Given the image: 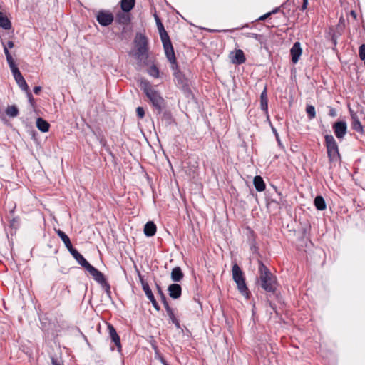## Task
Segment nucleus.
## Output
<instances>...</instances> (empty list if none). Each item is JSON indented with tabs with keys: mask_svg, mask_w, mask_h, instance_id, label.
Returning <instances> with one entry per match:
<instances>
[{
	"mask_svg": "<svg viewBox=\"0 0 365 365\" xmlns=\"http://www.w3.org/2000/svg\"><path fill=\"white\" fill-rule=\"evenodd\" d=\"M140 86L152 105L161 112L165 106V101L160 93L146 80H141Z\"/></svg>",
	"mask_w": 365,
	"mask_h": 365,
	"instance_id": "f257e3e1",
	"label": "nucleus"
},
{
	"mask_svg": "<svg viewBox=\"0 0 365 365\" xmlns=\"http://www.w3.org/2000/svg\"><path fill=\"white\" fill-rule=\"evenodd\" d=\"M259 274L262 288L267 292L274 293L277 289L276 277L261 261H259Z\"/></svg>",
	"mask_w": 365,
	"mask_h": 365,
	"instance_id": "f03ea898",
	"label": "nucleus"
},
{
	"mask_svg": "<svg viewBox=\"0 0 365 365\" xmlns=\"http://www.w3.org/2000/svg\"><path fill=\"white\" fill-rule=\"evenodd\" d=\"M162 42L165 50V53L168 60L170 63L171 69L173 71V75L175 76V78L181 80L182 74L178 69V64L175 56V52L170 38H168V40L163 39Z\"/></svg>",
	"mask_w": 365,
	"mask_h": 365,
	"instance_id": "7ed1b4c3",
	"label": "nucleus"
},
{
	"mask_svg": "<svg viewBox=\"0 0 365 365\" xmlns=\"http://www.w3.org/2000/svg\"><path fill=\"white\" fill-rule=\"evenodd\" d=\"M232 278L237 286L239 292L246 298H249V290L245 283V279L240 267L235 264L232 269Z\"/></svg>",
	"mask_w": 365,
	"mask_h": 365,
	"instance_id": "20e7f679",
	"label": "nucleus"
},
{
	"mask_svg": "<svg viewBox=\"0 0 365 365\" xmlns=\"http://www.w3.org/2000/svg\"><path fill=\"white\" fill-rule=\"evenodd\" d=\"M325 143L328 157L331 162H336L340 158L338 145L331 135H325Z\"/></svg>",
	"mask_w": 365,
	"mask_h": 365,
	"instance_id": "39448f33",
	"label": "nucleus"
},
{
	"mask_svg": "<svg viewBox=\"0 0 365 365\" xmlns=\"http://www.w3.org/2000/svg\"><path fill=\"white\" fill-rule=\"evenodd\" d=\"M134 43L137 48V51L135 53V57L138 60H142L144 58H147L148 41L146 37L142 34H137L134 40Z\"/></svg>",
	"mask_w": 365,
	"mask_h": 365,
	"instance_id": "423d86ee",
	"label": "nucleus"
},
{
	"mask_svg": "<svg viewBox=\"0 0 365 365\" xmlns=\"http://www.w3.org/2000/svg\"><path fill=\"white\" fill-rule=\"evenodd\" d=\"M97 21L103 26H107L113 21V15L108 11H99L96 14Z\"/></svg>",
	"mask_w": 365,
	"mask_h": 365,
	"instance_id": "0eeeda50",
	"label": "nucleus"
},
{
	"mask_svg": "<svg viewBox=\"0 0 365 365\" xmlns=\"http://www.w3.org/2000/svg\"><path fill=\"white\" fill-rule=\"evenodd\" d=\"M333 130L336 137L339 140H342L347 131V124L345 121H337L333 125Z\"/></svg>",
	"mask_w": 365,
	"mask_h": 365,
	"instance_id": "6e6552de",
	"label": "nucleus"
},
{
	"mask_svg": "<svg viewBox=\"0 0 365 365\" xmlns=\"http://www.w3.org/2000/svg\"><path fill=\"white\" fill-rule=\"evenodd\" d=\"M93 277V278L98 283L103 284L106 282V279L102 272L96 269L93 266L90 264L86 269Z\"/></svg>",
	"mask_w": 365,
	"mask_h": 365,
	"instance_id": "1a4fd4ad",
	"label": "nucleus"
},
{
	"mask_svg": "<svg viewBox=\"0 0 365 365\" xmlns=\"http://www.w3.org/2000/svg\"><path fill=\"white\" fill-rule=\"evenodd\" d=\"M14 78L19 86L24 91H28L29 86L19 69L12 72Z\"/></svg>",
	"mask_w": 365,
	"mask_h": 365,
	"instance_id": "9d476101",
	"label": "nucleus"
},
{
	"mask_svg": "<svg viewBox=\"0 0 365 365\" xmlns=\"http://www.w3.org/2000/svg\"><path fill=\"white\" fill-rule=\"evenodd\" d=\"M302 53V50L300 46L299 42H295L290 50V53L292 56V61L294 63L298 62L301 55Z\"/></svg>",
	"mask_w": 365,
	"mask_h": 365,
	"instance_id": "9b49d317",
	"label": "nucleus"
},
{
	"mask_svg": "<svg viewBox=\"0 0 365 365\" xmlns=\"http://www.w3.org/2000/svg\"><path fill=\"white\" fill-rule=\"evenodd\" d=\"M69 252L74 257V259L78 262V264H81L85 269H86L91 264L76 249L73 248Z\"/></svg>",
	"mask_w": 365,
	"mask_h": 365,
	"instance_id": "f8f14e48",
	"label": "nucleus"
},
{
	"mask_svg": "<svg viewBox=\"0 0 365 365\" xmlns=\"http://www.w3.org/2000/svg\"><path fill=\"white\" fill-rule=\"evenodd\" d=\"M230 58L232 63L235 64H242L246 60L244 52L241 49H237L235 53H232Z\"/></svg>",
	"mask_w": 365,
	"mask_h": 365,
	"instance_id": "ddd939ff",
	"label": "nucleus"
},
{
	"mask_svg": "<svg viewBox=\"0 0 365 365\" xmlns=\"http://www.w3.org/2000/svg\"><path fill=\"white\" fill-rule=\"evenodd\" d=\"M169 295L173 299H178L181 296L182 288L178 284H172L168 288Z\"/></svg>",
	"mask_w": 365,
	"mask_h": 365,
	"instance_id": "4468645a",
	"label": "nucleus"
},
{
	"mask_svg": "<svg viewBox=\"0 0 365 365\" xmlns=\"http://www.w3.org/2000/svg\"><path fill=\"white\" fill-rule=\"evenodd\" d=\"M108 329L109 334H110V336L112 341L115 343V346L118 348V350L120 351V349H121L120 340V337H119L118 334H117L115 328L113 327V325L109 324L108 325Z\"/></svg>",
	"mask_w": 365,
	"mask_h": 365,
	"instance_id": "2eb2a0df",
	"label": "nucleus"
},
{
	"mask_svg": "<svg viewBox=\"0 0 365 365\" xmlns=\"http://www.w3.org/2000/svg\"><path fill=\"white\" fill-rule=\"evenodd\" d=\"M351 128L353 130L359 132L363 133L364 129L363 126L359 120V118L356 113H354L351 110Z\"/></svg>",
	"mask_w": 365,
	"mask_h": 365,
	"instance_id": "dca6fc26",
	"label": "nucleus"
},
{
	"mask_svg": "<svg viewBox=\"0 0 365 365\" xmlns=\"http://www.w3.org/2000/svg\"><path fill=\"white\" fill-rule=\"evenodd\" d=\"M260 107L261 109L264 111L265 114L268 116V99L266 88H264L260 96Z\"/></svg>",
	"mask_w": 365,
	"mask_h": 365,
	"instance_id": "f3484780",
	"label": "nucleus"
},
{
	"mask_svg": "<svg viewBox=\"0 0 365 365\" xmlns=\"http://www.w3.org/2000/svg\"><path fill=\"white\" fill-rule=\"evenodd\" d=\"M184 274L179 267H175L171 272V279L175 282H180L183 279Z\"/></svg>",
	"mask_w": 365,
	"mask_h": 365,
	"instance_id": "a211bd4d",
	"label": "nucleus"
},
{
	"mask_svg": "<svg viewBox=\"0 0 365 365\" xmlns=\"http://www.w3.org/2000/svg\"><path fill=\"white\" fill-rule=\"evenodd\" d=\"M156 232V225L151 221L148 222L144 227V233L148 237L153 236Z\"/></svg>",
	"mask_w": 365,
	"mask_h": 365,
	"instance_id": "6ab92c4d",
	"label": "nucleus"
},
{
	"mask_svg": "<svg viewBox=\"0 0 365 365\" xmlns=\"http://www.w3.org/2000/svg\"><path fill=\"white\" fill-rule=\"evenodd\" d=\"M253 183L258 192H262L265 190V183L261 176H255L254 178Z\"/></svg>",
	"mask_w": 365,
	"mask_h": 365,
	"instance_id": "aec40b11",
	"label": "nucleus"
},
{
	"mask_svg": "<svg viewBox=\"0 0 365 365\" xmlns=\"http://www.w3.org/2000/svg\"><path fill=\"white\" fill-rule=\"evenodd\" d=\"M135 0H121L120 7L124 12H129L135 6Z\"/></svg>",
	"mask_w": 365,
	"mask_h": 365,
	"instance_id": "412c9836",
	"label": "nucleus"
},
{
	"mask_svg": "<svg viewBox=\"0 0 365 365\" xmlns=\"http://www.w3.org/2000/svg\"><path fill=\"white\" fill-rule=\"evenodd\" d=\"M57 234L58 237L61 239V240L63 242L65 246L68 250V251L73 248L69 237L63 231L58 230H57Z\"/></svg>",
	"mask_w": 365,
	"mask_h": 365,
	"instance_id": "4be33fe9",
	"label": "nucleus"
},
{
	"mask_svg": "<svg viewBox=\"0 0 365 365\" xmlns=\"http://www.w3.org/2000/svg\"><path fill=\"white\" fill-rule=\"evenodd\" d=\"M36 126L42 132H47L49 130V124L47 121L41 118H38L36 120Z\"/></svg>",
	"mask_w": 365,
	"mask_h": 365,
	"instance_id": "5701e85b",
	"label": "nucleus"
},
{
	"mask_svg": "<svg viewBox=\"0 0 365 365\" xmlns=\"http://www.w3.org/2000/svg\"><path fill=\"white\" fill-rule=\"evenodd\" d=\"M314 202L317 210H324L326 209V203L324 199L322 196H317Z\"/></svg>",
	"mask_w": 365,
	"mask_h": 365,
	"instance_id": "b1692460",
	"label": "nucleus"
},
{
	"mask_svg": "<svg viewBox=\"0 0 365 365\" xmlns=\"http://www.w3.org/2000/svg\"><path fill=\"white\" fill-rule=\"evenodd\" d=\"M0 26L4 29H9L11 27V23L1 12H0Z\"/></svg>",
	"mask_w": 365,
	"mask_h": 365,
	"instance_id": "393cba45",
	"label": "nucleus"
},
{
	"mask_svg": "<svg viewBox=\"0 0 365 365\" xmlns=\"http://www.w3.org/2000/svg\"><path fill=\"white\" fill-rule=\"evenodd\" d=\"M157 24H158V28L159 30V34L160 36L161 41H163V39L168 40V38H170L166 31L165 30V29L163 27V25L162 24V23L160 21V20L158 19H157Z\"/></svg>",
	"mask_w": 365,
	"mask_h": 365,
	"instance_id": "a878e982",
	"label": "nucleus"
},
{
	"mask_svg": "<svg viewBox=\"0 0 365 365\" xmlns=\"http://www.w3.org/2000/svg\"><path fill=\"white\" fill-rule=\"evenodd\" d=\"M140 280H141L142 287H143V289L145 295L147 296V297L148 298L149 300L150 299H153L154 297V295H153L148 282L143 281V279H140Z\"/></svg>",
	"mask_w": 365,
	"mask_h": 365,
	"instance_id": "bb28decb",
	"label": "nucleus"
},
{
	"mask_svg": "<svg viewBox=\"0 0 365 365\" xmlns=\"http://www.w3.org/2000/svg\"><path fill=\"white\" fill-rule=\"evenodd\" d=\"M6 113L7 115L14 118L19 114V110L15 106H9L6 109Z\"/></svg>",
	"mask_w": 365,
	"mask_h": 365,
	"instance_id": "cd10ccee",
	"label": "nucleus"
},
{
	"mask_svg": "<svg viewBox=\"0 0 365 365\" xmlns=\"http://www.w3.org/2000/svg\"><path fill=\"white\" fill-rule=\"evenodd\" d=\"M118 21L120 24H128L130 21V18L128 14L124 13H120L117 15Z\"/></svg>",
	"mask_w": 365,
	"mask_h": 365,
	"instance_id": "c85d7f7f",
	"label": "nucleus"
},
{
	"mask_svg": "<svg viewBox=\"0 0 365 365\" xmlns=\"http://www.w3.org/2000/svg\"><path fill=\"white\" fill-rule=\"evenodd\" d=\"M306 112L309 119H313L316 117L315 108L312 105H308L306 108Z\"/></svg>",
	"mask_w": 365,
	"mask_h": 365,
	"instance_id": "c756f323",
	"label": "nucleus"
},
{
	"mask_svg": "<svg viewBox=\"0 0 365 365\" xmlns=\"http://www.w3.org/2000/svg\"><path fill=\"white\" fill-rule=\"evenodd\" d=\"M7 62L9 65V67L11 70V72H14V71L19 69L16 64L14 63V59L11 56V55H7L6 56Z\"/></svg>",
	"mask_w": 365,
	"mask_h": 365,
	"instance_id": "7c9ffc66",
	"label": "nucleus"
},
{
	"mask_svg": "<svg viewBox=\"0 0 365 365\" xmlns=\"http://www.w3.org/2000/svg\"><path fill=\"white\" fill-rule=\"evenodd\" d=\"M168 315L170 319L171 320V322L175 325V327L178 329H180V322L178 320V319L175 317L174 312H170L168 314Z\"/></svg>",
	"mask_w": 365,
	"mask_h": 365,
	"instance_id": "2f4dec72",
	"label": "nucleus"
},
{
	"mask_svg": "<svg viewBox=\"0 0 365 365\" xmlns=\"http://www.w3.org/2000/svg\"><path fill=\"white\" fill-rule=\"evenodd\" d=\"M148 73L150 76L155 78L158 77L159 75V71L155 66H151L148 70Z\"/></svg>",
	"mask_w": 365,
	"mask_h": 365,
	"instance_id": "473e14b6",
	"label": "nucleus"
},
{
	"mask_svg": "<svg viewBox=\"0 0 365 365\" xmlns=\"http://www.w3.org/2000/svg\"><path fill=\"white\" fill-rule=\"evenodd\" d=\"M162 299H163V304H164V307L165 308L167 314L173 312V309L170 307V306H169L168 303L167 302L165 297H163Z\"/></svg>",
	"mask_w": 365,
	"mask_h": 365,
	"instance_id": "72a5a7b5",
	"label": "nucleus"
},
{
	"mask_svg": "<svg viewBox=\"0 0 365 365\" xmlns=\"http://www.w3.org/2000/svg\"><path fill=\"white\" fill-rule=\"evenodd\" d=\"M137 115L140 118H143L145 115L144 109L142 107H138L136 109Z\"/></svg>",
	"mask_w": 365,
	"mask_h": 365,
	"instance_id": "f704fd0d",
	"label": "nucleus"
},
{
	"mask_svg": "<svg viewBox=\"0 0 365 365\" xmlns=\"http://www.w3.org/2000/svg\"><path fill=\"white\" fill-rule=\"evenodd\" d=\"M329 115L332 118L336 117L337 115L336 109H334V108L329 107Z\"/></svg>",
	"mask_w": 365,
	"mask_h": 365,
	"instance_id": "c9c22d12",
	"label": "nucleus"
},
{
	"mask_svg": "<svg viewBox=\"0 0 365 365\" xmlns=\"http://www.w3.org/2000/svg\"><path fill=\"white\" fill-rule=\"evenodd\" d=\"M150 301L151 302L153 306L154 307V308L156 310H158V311L160 310V307H159L158 302H156L155 297L153 299H150Z\"/></svg>",
	"mask_w": 365,
	"mask_h": 365,
	"instance_id": "e433bc0d",
	"label": "nucleus"
},
{
	"mask_svg": "<svg viewBox=\"0 0 365 365\" xmlns=\"http://www.w3.org/2000/svg\"><path fill=\"white\" fill-rule=\"evenodd\" d=\"M26 92L27 93V97L29 98V101L31 103H32V101H34V98H33L31 93L29 91V88L28 89V91H26Z\"/></svg>",
	"mask_w": 365,
	"mask_h": 365,
	"instance_id": "4c0bfd02",
	"label": "nucleus"
},
{
	"mask_svg": "<svg viewBox=\"0 0 365 365\" xmlns=\"http://www.w3.org/2000/svg\"><path fill=\"white\" fill-rule=\"evenodd\" d=\"M307 6H308V1L307 0H303V4H302V10L304 11L305 9H307Z\"/></svg>",
	"mask_w": 365,
	"mask_h": 365,
	"instance_id": "58836bf2",
	"label": "nucleus"
},
{
	"mask_svg": "<svg viewBox=\"0 0 365 365\" xmlns=\"http://www.w3.org/2000/svg\"><path fill=\"white\" fill-rule=\"evenodd\" d=\"M2 44H3V46H4V53L6 55V57L7 56V55H11L9 51L8 47L4 43H2Z\"/></svg>",
	"mask_w": 365,
	"mask_h": 365,
	"instance_id": "ea45409f",
	"label": "nucleus"
},
{
	"mask_svg": "<svg viewBox=\"0 0 365 365\" xmlns=\"http://www.w3.org/2000/svg\"><path fill=\"white\" fill-rule=\"evenodd\" d=\"M41 91V86H35L34 88V92L35 94H38Z\"/></svg>",
	"mask_w": 365,
	"mask_h": 365,
	"instance_id": "a19ab883",
	"label": "nucleus"
},
{
	"mask_svg": "<svg viewBox=\"0 0 365 365\" xmlns=\"http://www.w3.org/2000/svg\"><path fill=\"white\" fill-rule=\"evenodd\" d=\"M8 48H12L14 47V42L11 41H9L8 43H7V45H6Z\"/></svg>",
	"mask_w": 365,
	"mask_h": 365,
	"instance_id": "79ce46f5",
	"label": "nucleus"
},
{
	"mask_svg": "<svg viewBox=\"0 0 365 365\" xmlns=\"http://www.w3.org/2000/svg\"><path fill=\"white\" fill-rule=\"evenodd\" d=\"M157 289H158V292H159V294L161 295L162 298H163V297H165V296H164V294H163V292H162V290H161V288H160V287L159 285H157Z\"/></svg>",
	"mask_w": 365,
	"mask_h": 365,
	"instance_id": "37998d69",
	"label": "nucleus"
},
{
	"mask_svg": "<svg viewBox=\"0 0 365 365\" xmlns=\"http://www.w3.org/2000/svg\"><path fill=\"white\" fill-rule=\"evenodd\" d=\"M271 14V13H267L263 16H262L259 19V20H264L267 16H269Z\"/></svg>",
	"mask_w": 365,
	"mask_h": 365,
	"instance_id": "c03bdc74",
	"label": "nucleus"
},
{
	"mask_svg": "<svg viewBox=\"0 0 365 365\" xmlns=\"http://www.w3.org/2000/svg\"><path fill=\"white\" fill-rule=\"evenodd\" d=\"M351 15L354 18L356 19V14L354 11H351Z\"/></svg>",
	"mask_w": 365,
	"mask_h": 365,
	"instance_id": "a18cd8bd",
	"label": "nucleus"
},
{
	"mask_svg": "<svg viewBox=\"0 0 365 365\" xmlns=\"http://www.w3.org/2000/svg\"><path fill=\"white\" fill-rule=\"evenodd\" d=\"M250 36L255 38H257V35L256 34H250Z\"/></svg>",
	"mask_w": 365,
	"mask_h": 365,
	"instance_id": "49530a36",
	"label": "nucleus"
},
{
	"mask_svg": "<svg viewBox=\"0 0 365 365\" xmlns=\"http://www.w3.org/2000/svg\"><path fill=\"white\" fill-rule=\"evenodd\" d=\"M53 365H61L60 364H58V363H57V362H56L54 361H53Z\"/></svg>",
	"mask_w": 365,
	"mask_h": 365,
	"instance_id": "de8ad7c7",
	"label": "nucleus"
}]
</instances>
